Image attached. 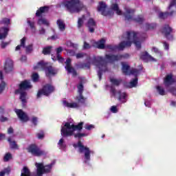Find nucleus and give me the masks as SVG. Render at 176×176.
<instances>
[{
  "instance_id": "30",
  "label": "nucleus",
  "mask_w": 176,
  "mask_h": 176,
  "mask_svg": "<svg viewBox=\"0 0 176 176\" xmlns=\"http://www.w3.org/2000/svg\"><path fill=\"white\" fill-rule=\"evenodd\" d=\"M56 24L60 31H61L62 32L65 31V23H64V21H63V19H58L56 21Z\"/></svg>"
},
{
  "instance_id": "46",
  "label": "nucleus",
  "mask_w": 176,
  "mask_h": 176,
  "mask_svg": "<svg viewBox=\"0 0 176 176\" xmlns=\"http://www.w3.org/2000/svg\"><path fill=\"white\" fill-rule=\"evenodd\" d=\"M168 12H160L159 14V18L160 19H162L163 20H164V19H167V17H168Z\"/></svg>"
},
{
  "instance_id": "63",
  "label": "nucleus",
  "mask_w": 176,
  "mask_h": 176,
  "mask_svg": "<svg viewBox=\"0 0 176 176\" xmlns=\"http://www.w3.org/2000/svg\"><path fill=\"white\" fill-rule=\"evenodd\" d=\"M152 50H153V52H154V53H156L157 54L160 53V51H159V49H157V47H153Z\"/></svg>"
},
{
  "instance_id": "49",
  "label": "nucleus",
  "mask_w": 176,
  "mask_h": 176,
  "mask_svg": "<svg viewBox=\"0 0 176 176\" xmlns=\"http://www.w3.org/2000/svg\"><path fill=\"white\" fill-rule=\"evenodd\" d=\"M32 78L33 82H38V80H39V74H38V73H34L32 75Z\"/></svg>"
},
{
  "instance_id": "21",
  "label": "nucleus",
  "mask_w": 176,
  "mask_h": 176,
  "mask_svg": "<svg viewBox=\"0 0 176 176\" xmlns=\"http://www.w3.org/2000/svg\"><path fill=\"white\" fill-rule=\"evenodd\" d=\"M4 71L6 74H9V72H12V71H13V60L10 59L6 60V65L4 66Z\"/></svg>"
},
{
  "instance_id": "41",
  "label": "nucleus",
  "mask_w": 176,
  "mask_h": 176,
  "mask_svg": "<svg viewBox=\"0 0 176 176\" xmlns=\"http://www.w3.org/2000/svg\"><path fill=\"white\" fill-rule=\"evenodd\" d=\"M0 24L1 25H6V27H9V25H10V19H9V18H3L0 21Z\"/></svg>"
},
{
  "instance_id": "37",
  "label": "nucleus",
  "mask_w": 176,
  "mask_h": 176,
  "mask_svg": "<svg viewBox=\"0 0 176 176\" xmlns=\"http://www.w3.org/2000/svg\"><path fill=\"white\" fill-rule=\"evenodd\" d=\"M25 41H27V38L25 37H23L22 39H21V44L17 45L15 48L16 52H19V50H21V47H25Z\"/></svg>"
},
{
  "instance_id": "38",
  "label": "nucleus",
  "mask_w": 176,
  "mask_h": 176,
  "mask_svg": "<svg viewBox=\"0 0 176 176\" xmlns=\"http://www.w3.org/2000/svg\"><path fill=\"white\" fill-rule=\"evenodd\" d=\"M21 176H31V172L30 169L27 166H23V169L21 170Z\"/></svg>"
},
{
  "instance_id": "31",
  "label": "nucleus",
  "mask_w": 176,
  "mask_h": 176,
  "mask_svg": "<svg viewBox=\"0 0 176 176\" xmlns=\"http://www.w3.org/2000/svg\"><path fill=\"white\" fill-rule=\"evenodd\" d=\"M110 82L113 86L119 87L120 86L122 82H123V80H122V78L117 79L115 78H111Z\"/></svg>"
},
{
  "instance_id": "45",
  "label": "nucleus",
  "mask_w": 176,
  "mask_h": 176,
  "mask_svg": "<svg viewBox=\"0 0 176 176\" xmlns=\"http://www.w3.org/2000/svg\"><path fill=\"white\" fill-rule=\"evenodd\" d=\"M77 89H78V94H83V89H84V87H83V83L80 82V84L77 86Z\"/></svg>"
},
{
  "instance_id": "13",
  "label": "nucleus",
  "mask_w": 176,
  "mask_h": 176,
  "mask_svg": "<svg viewBox=\"0 0 176 176\" xmlns=\"http://www.w3.org/2000/svg\"><path fill=\"white\" fill-rule=\"evenodd\" d=\"M18 89L14 91V94H19L20 91H25V90H30V89L32 88V85H31V82L28 80H25L21 81L18 85Z\"/></svg>"
},
{
  "instance_id": "42",
  "label": "nucleus",
  "mask_w": 176,
  "mask_h": 176,
  "mask_svg": "<svg viewBox=\"0 0 176 176\" xmlns=\"http://www.w3.org/2000/svg\"><path fill=\"white\" fill-rule=\"evenodd\" d=\"M78 68H87V69H90V62H87L86 63H80L78 64Z\"/></svg>"
},
{
  "instance_id": "36",
  "label": "nucleus",
  "mask_w": 176,
  "mask_h": 176,
  "mask_svg": "<svg viewBox=\"0 0 176 176\" xmlns=\"http://www.w3.org/2000/svg\"><path fill=\"white\" fill-rule=\"evenodd\" d=\"M85 20H86V15L85 14L82 15V17L78 18V23H77L78 28H82V27H83Z\"/></svg>"
},
{
  "instance_id": "12",
  "label": "nucleus",
  "mask_w": 176,
  "mask_h": 176,
  "mask_svg": "<svg viewBox=\"0 0 176 176\" xmlns=\"http://www.w3.org/2000/svg\"><path fill=\"white\" fill-rule=\"evenodd\" d=\"M130 55L129 54H106L104 58L107 60L110 63H115V61H119L122 58H129Z\"/></svg>"
},
{
  "instance_id": "44",
  "label": "nucleus",
  "mask_w": 176,
  "mask_h": 176,
  "mask_svg": "<svg viewBox=\"0 0 176 176\" xmlns=\"http://www.w3.org/2000/svg\"><path fill=\"white\" fill-rule=\"evenodd\" d=\"M157 90L160 96H165L166 95V91H164V89L160 86L157 87Z\"/></svg>"
},
{
  "instance_id": "20",
  "label": "nucleus",
  "mask_w": 176,
  "mask_h": 176,
  "mask_svg": "<svg viewBox=\"0 0 176 176\" xmlns=\"http://www.w3.org/2000/svg\"><path fill=\"white\" fill-rule=\"evenodd\" d=\"M164 83L166 87L171 86L173 83H175V80L173 78V74H168L164 79Z\"/></svg>"
},
{
  "instance_id": "14",
  "label": "nucleus",
  "mask_w": 176,
  "mask_h": 176,
  "mask_svg": "<svg viewBox=\"0 0 176 176\" xmlns=\"http://www.w3.org/2000/svg\"><path fill=\"white\" fill-rule=\"evenodd\" d=\"M122 73L124 75H134L135 76H138V75H140V72H141V71L138 69H132L130 70V65L124 64V63H122Z\"/></svg>"
},
{
  "instance_id": "17",
  "label": "nucleus",
  "mask_w": 176,
  "mask_h": 176,
  "mask_svg": "<svg viewBox=\"0 0 176 176\" xmlns=\"http://www.w3.org/2000/svg\"><path fill=\"white\" fill-rule=\"evenodd\" d=\"M15 113H16L19 119L22 121L23 123H27V122L30 121V117L28 115L23 112L22 109H15Z\"/></svg>"
},
{
  "instance_id": "50",
  "label": "nucleus",
  "mask_w": 176,
  "mask_h": 176,
  "mask_svg": "<svg viewBox=\"0 0 176 176\" xmlns=\"http://www.w3.org/2000/svg\"><path fill=\"white\" fill-rule=\"evenodd\" d=\"M36 135L38 140H43V138H45V133L43 131H41V133H37Z\"/></svg>"
},
{
  "instance_id": "25",
  "label": "nucleus",
  "mask_w": 176,
  "mask_h": 176,
  "mask_svg": "<svg viewBox=\"0 0 176 176\" xmlns=\"http://www.w3.org/2000/svg\"><path fill=\"white\" fill-rule=\"evenodd\" d=\"M94 46L95 47H97V49H100L101 50L105 49L106 45H105V39L101 38L97 42L94 43Z\"/></svg>"
},
{
  "instance_id": "52",
  "label": "nucleus",
  "mask_w": 176,
  "mask_h": 176,
  "mask_svg": "<svg viewBox=\"0 0 176 176\" xmlns=\"http://www.w3.org/2000/svg\"><path fill=\"white\" fill-rule=\"evenodd\" d=\"M28 24L30 27L31 30H35V22H32V21L28 20Z\"/></svg>"
},
{
  "instance_id": "40",
  "label": "nucleus",
  "mask_w": 176,
  "mask_h": 176,
  "mask_svg": "<svg viewBox=\"0 0 176 176\" xmlns=\"http://www.w3.org/2000/svg\"><path fill=\"white\" fill-rule=\"evenodd\" d=\"M52 46H47L43 49L42 53L44 56H47L52 53Z\"/></svg>"
},
{
  "instance_id": "24",
  "label": "nucleus",
  "mask_w": 176,
  "mask_h": 176,
  "mask_svg": "<svg viewBox=\"0 0 176 176\" xmlns=\"http://www.w3.org/2000/svg\"><path fill=\"white\" fill-rule=\"evenodd\" d=\"M140 58L141 60H143L144 61H155V58L152 57V56L149 55L148 52H142L140 54Z\"/></svg>"
},
{
  "instance_id": "60",
  "label": "nucleus",
  "mask_w": 176,
  "mask_h": 176,
  "mask_svg": "<svg viewBox=\"0 0 176 176\" xmlns=\"http://www.w3.org/2000/svg\"><path fill=\"white\" fill-rule=\"evenodd\" d=\"M56 58L58 60V61H60L61 63L64 61V58L61 57V54H56Z\"/></svg>"
},
{
  "instance_id": "4",
  "label": "nucleus",
  "mask_w": 176,
  "mask_h": 176,
  "mask_svg": "<svg viewBox=\"0 0 176 176\" xmlns=\"http://www.w3.org/2000/svg\"><path fill=\"white\" fill-rule=\"evenodd\" d=\"M92 64L99 69L98 71V76L99 78V80H101V79H102L103 72H107V71H108V68L107 67V61H105L102 56H98L94 58Z\"/></svg>"
},
{
  "instance_id": "26",
  "label": "nucleus",
  "mask_w": 176,
  "mask_h": 176,
  "mask_svg": "<svg viewBox=\"0 0 176 176\" xmlns=\"http://www.w3.org/2000/svg\"><path fill=\"white\" fill-rule=\"evenodd\" d=\"M0 79L1 80V82L0 83V94H2L3 90H5V87H6V82L3 81V73L2 71H0Z\"/></svg>"
},
{
  "instance_id": "10",
  "label": "nucleus",
  "mask_w": 176,
  "mask_h": 176,
  "mask_svg": "<svg viewBox=\"0 0 176 176\" xmlns=\"http://www.w3.org/2000/svg\"><path fill=\"white\" fill-rule=\"evenodd\" d=\"M55 88L51 84H45L41 89H39L37 93V98H41L42 96L49 97L52 93H54Z\"/></svg>"
},
{
  "instance_id": "6",
  "label": "nucleus",
  "mask_w": 176,
  "mask_h": 176,
  "mask_svg": "<svg viewBox=\"0 0 176 176\" xmlns=\"http://www.w3.org/2000/svg\"><path fill=\"white\" fill-rule=\"evenodd\" d=\"M124 36H126L125 38V39H126L125 42H131V45H133V43H134L138 50H140V49H141V43L137 41V32L133 31H127L126 32V34H122L123 39H124Z\"/></svg>"
},
{
  "instance_id": "34",
  "label": "nucleus",
  "mask_w": 176,
  "mask_h": 176,
  "mask_svg": "<svg viewBox=\"0 0 176 176\" xmlns=\"http://www.w3.org/2000/svg\"><path fill=\"white\" fill-rule=\"evenodd\" d=\"M111 10H114V12H116V14L118 16H122V10L119 9V6L117 3H113L111 5Z\"/></svg>"
},
{
  "instance_id": "53",
  "label": "nucleus",
  "mask_w": 176,
  "mask_h": 176,
  "mask_svg": "<svg viewBox=\"0 0 176 176\" xmlns=\"http://www.w3.org/2000/svg\"><path fill=\"white\" fill-rule=\"evenodd\" d=\"M85 56H86V54L83 53V52L78 53L76 54V57L77 59L83 58V57H85Z\"/></svg>"
},
{
  "instance_id": "18",
  "label": "nucleus",
  "mask_w": 176,
  "mask_h": 176,
  "mask_svg": "<svg viewBox=\"0 0 176 176\" xmlns=\"http://www.w3.org/2000/svg\"><path fill=\"white\" fill-rule=\"evenodd\" d=\"M72 60L70 58H68L65 61V69L67 71L68 74H72L73 76H76L78 75V73L76 72V70L72 66H71Z\"/></svg>"
},
{
  "instance_id": "59",
  "label": "nucleus",
  "mask_w": 176,
  "mask_h": 176,
  "mask_svg": "<svg viewBox=\"0 0 176 176\" xmlns=\"http://www.w3.org/2000/svg\"><path fill=\"white\" fill-rule=\"evenodd\" d=\"M90 47H91V46H90V44H89L87 42L85 41L84 45H83V49L87 50V49H90Z\"/></svg>"
},
{
  "instance_id": "5",
  "label": "nucleus",
  "mask_w": 176,
  "mask_h": 176,
  "mask_svg": "<svg viewBox=\"0 0 176 176\" xmlns=\"http://www.w3.org/2000/svg\"><path fill=\"white\" fill-rule=\"evenodd\" d=\"M135 13V10L131 8H125V12L123 13L124 20L126 21H135V23H138L139 24H142L144 21V16L138 15L136 18H134V14Z\"/></svg>"
},
{
  "instance_id": "51",
  "label": "nucleus",
  "mask_w": 176,
  "mask_h": 176,
  "mask_svg": "<svg viewBox=\"0 0 176 176\" xmlns=\"http://www.w3.org/2000/svg\"><path fill=\"white\" fill-rule=\"evenodd\" d=\"M32 50H33L32 45H29L27 47H25V52L27 54L31 53Z\"/></svg>"
},
{
  "instance_id": "61",
  "label": "nucleus",
  "mask_w": 176,
  "mask_h": 176,
  "mask_svg": "<svg viewBox=\"0 0 176 176\" xmlns=\"http://www.w3.org/2000/svg\"><path fill=\"white\" fill-rule=\"evenodd\" d=\"M164 47L165 49V50H168V49H170V45H168V43H167V42H164Z\"/></svg>"
},
{
  "instance_id": "48",
  "label": "nucleus",
  "mask_w": 176,
  "mask_h": 176,
  "mask_svg": "<svg viewBox=\"0 0 176 176\" xmlns=\"http://www.w3.org/2000/svg\"><path fill=\"white\" fill-rule=\"evenodd\" d=\"M10 173V168H6L3 171L0 172V176H5V174H9Z\"/></svg>"
},
{
  "instance_id": "11",
  "label": "nucleus",
  "mask_w": 176,
  "mask_h": 176,
  "mask_svg": "<svg viewBox=\"0 0 176 176\" xmlns=\"http://www.w3.org/2000/svg\"><path fill=\"white\" fill-rule=\"evenodd\" d=\"M27 151L29 153H31L33 156L41 157V156H45L46 153L45 151L41 150L36 144H30L28 148Z\"/></svg>"
},
{
  "instance_id": "62",
  "label": "nucleus",
  "mask_w": 176,
  "mask_h": 176,
  "mask_svg": "<svg viewBox=\"0 0 176 176\" xmlns=\"http://www.w3.org/2000/svg\"><path fill=\"white\" fill-rule=\"evenodd\" d=\"M14 132V130L13 129V128L12 126H10L8 129V134H13Z\"/></svg>"
},
{
  "instance_id": "39",
  "label": "nucleus",
  "mask_w": 176,
  "mask_h": 176,
  "mask_svg": "<svg viewBox=\"0 0 176 176\" xmlns=\"http://www.w3.org/2000/svg\"><path fill=\"white\" fill-rule=\"evenodd\" d=\"M135 77V78L131 80L129 85H128V87H129V89H132V87H135L137 85H138V78H137V76Z\"/></svg>"
},
{
  "instance_id": "43",
  "label": "nucleus",
  "mask_w": 176,
  "mask_h": 176,
  "mask_svg": "<svg viewBox=\"0 0 176 176\" xmlns=\"http://www.w3.org/2000/svg\"><path fill=\"white\" fill-rule=\"evenodd\" d=\"M157 27L156 23H146V30H155Z\"/></svg>"
},
{
  "instance_id": "15",
  "label": "nucleus",
  "mask_w": 176,
  "mask_h": 176,
  "mask_svg": "<svg viewBox=\"0 0 176 176\" xmlns=\"http://www.w3.org/2000/svg\"><path fill=\"white\" fill-rule=\"evenodd\" d=\"M97 10L101 13L102 16H112L113 14V11H107V4L104 1L99 2Z\"/></svg>"
},
{
  "instance_id": "56",
  "label": "nucleus",
  "mask_w": 176,
  "mask_h": 176,
  "mask_svg": "<svg viewBox=\"0 0 176 176\" xmlns=\"http://www.w3.org/2000/svg\"><path fill=\"white\" fill-rule=\"evenodd\" d=\"M32 123L34 124V126H37V124H38V118L33 117L32 118Z\"/></svg>"
},
{
  "instance_id": "33",
  "label": "nucleus",
  "mask_w": 176,
  "mask_h": 176,
  "mask_svg": "<svg viewBox=\"0 0 176 176\" xmlns=\"http://www.w3.org/2000/svg\"><path fill=\"white\" fill-rule=\"evenodd\" d=\"M8 141L9 142L10 144V148L11 149H19V145H17V143H16V141H12L11 138H8Z\"/></svg>"
},
{
  "instance_id": "47",
  "label": "nucleus",
  "mask_w": 176,
  "mask_h": 176,
  "mask_svg": "<svg viewBox=\"0 0 176 176\" xmlns=\"http://www.w3.org/2000/svg\"><path fill=\"white\" fill-rule=\"evenodd\" d=\"M12 154L10 153H7L4 155L3 160L4 162H9L10 159H12Z\"/></svg>"
},
{
  "instance_id": "57",
  "label": "nucleus",
  "mask_w": 176,
  "mask_h": 176,
  "mask_svg": "<svg viewBox=\"0 0 176 176\" xmlns=\"http://www.w3.org/2000/svg\"><path fill=\"white\" fill-rule=\"evenodd\" d=\"M111 111L113 113H118V107L116 106H112L111 107Z\"/></svg>"
},
{
  "instance_id": "19",
  "label": "nucleus",
  "mask_w": 176,
  "mask_h": 176,
  "mask_svg": "<svg viewBox=\"0 0 176 176\" xmlns=\"http://www.w3.org/2000/svg\"><path fill=\"white\" fill-rule=\"evenodd\" d=\"M87 27L89 32H91V34H93L95 31L94 28L97 27V23H96V21H94L93 18H90L87 23Z\"/></svg>"
},
{
  "instance_id": "64",
  "label": "nucleus",
  "mask_w": 176,
  "mask_h": 176,
  "mask_svg": "<svg viewBox=\"0 0 176 176\" xmlns=\"http://www.w3.org/2000/svg\"><path fill=\"white\" fill-rule=\"evenodd\" d=\"M63 52V47H59L56 48V54H60Z\"/></svg>"
},
{
  "instance_id": "35",
  "label": "nucleus",
  "mask_w": 176,
  "mask_h": 176,
  "mask_svg": "<svg viewBox=\"0 0 176 176\" xmlns=\"http://www.w3.org/2000/svg\"><path fill=\"white\" fill-rule=\"evenodd\" d=\"M37 24L38 25H46L47 27H49V25H50V23H49V21H47V19H45V18H40L38 19V21H37Z\"/></svg>"
},
{
  "instance_id": "2",
  "label": "nucleus",
  "mask_w": 176,
  "mask_h": 176,
  "mask_svg": "<svg viewBox=\"0 0 176 176\" xmlns=\"http://www.w3.org/2000/svg\"><path fill=\"white\" fill-rule=\"evenodd\" d=\"M63 6L69 13H79L85 8L80 0H68L63 3Z\"/></svg>"
},
{
  "instance_id": "16",
  "label": "nucleus",
  "mask_w": 176,
  "mask_h": 176,
  "mask_svg": "<svg viewBox=\"0 0 176 176\" xmlns=\"http://www.w3.org/2000/svg\"><path fill=\"white\" fill-rule=\"evenodd\" d=\"M161 32L164 35L166 39H173V35H171V32H173V28L170 27V25H164L161 30Z\"/></svg>"
},
{
  "instance_id": "22",
  "label": "nucleus",
  "mask_w": 176,
  "mask_h": 176,
  "mask_svg": "<svg viewBox=\"0 0 176 176\" xmlns=\"http://www.w3.org/2000/svg\"><path fill=\"white\" fill-rule=\"evenodd\" d=\"M49 9L50 8L47 6L40 7L36 12V16L42 17V14H44L45 13H47L49 12Z\"/></svg>"
},
{
  "instance_id": "58",
  "label": "nucleus",
  "mask_w": 176,
  "mask_h": 176,
  "mask_svg": "<svg viewBox=\"0 0 176 176\" xmlns=\"http://www.w3.org/2000/svg\"><path fill=\"white\" fill-rule=\"evenodd\" d=\"M85 129H86V130H91V129H94V125L93 124H86L85 126Z\"/></svg>"
},
{
  "instance_id": "23",
  "label": "nucleus",
  "mask_w": 176,
  "mask_h": 176,
  "mask_svg": "<svg viewBox=\"0 0 176 176\" xmlns=\"http://www.w3.org/2000/svg\"><path fill=\"white\" fill-rule=\"evenodd\" d=\"M9 34V28L2 27L0 28V40L6 39Z\"/></svg>"
},
{
  "instance_id": "7",
  "label": "nucleus",
  "mask_w": 176,
  "mask_h": 176,
  "mask_svg": "<svg viewBox=\"0 0 176 176\" xmlns=\"http://www.w3.org/2000/svg\"><path fill=\"white\" fill-rule=\"evenodd\" d=\"M73 146L74 148H78L79 153H84L85 163L90 162V155H91V153H94V151H91L90 148L83 145V143H82L81 141H78L77 144H74Z\"/></svg>"
},
{
  "instance_id": "28",
  "label": "nucleus",
  "mask_w": 176,
  "mask_h": 176,
  "mask_svg": "<svg viewBox=\"0 0 176 176\" xmlns=\"http://www.w3.org/2000/svg\"><path fill=\"white\" fill-rule=\"evenodd\" d=\"M19 94H20L19 98L24 107L27 104V92L20 91Z\"/></svg>"
},
{
  "instance_id": "9",
  "label": "nucleus",
  "mask_w": 176,
  "mask_h": 176,
  "mask_svg": "<svg viewBox=\"0 0 176 176\" xmlns=\"http://www.w3.org/2000/svg\"><path fill=\"white\" fill-rule=\"evenodd\" d=\"M127 47H131V42L123 41L118 45H106L105 49H108L110 52H115L116 50L123 51Z\"/></svg>"
},
{
  "instance_id": "55",
  "label": "nucleus",
  "mask_w": 176,
  "mask_h": 176,
  "mask_svg": "<svg viewBox=\"0 0 176 176\" xmlns=\"http://www.w3.org/2000/svg\"><path fill=\"white\" fill-rule=\"evenodd\" d=\"M110 93H111L113 97H116V89L113 87H111Z\"/></svg>"
},
{
  "instance_id": "54",
  "label": "nucleus",
  "mask_w": 176,
  "mask_h": 176,
  "mask_svg": "<svg viewBox=\"0 0 176 176\" xmlns=\"http://www.w3.org/2000/svg\"><path fill=\"white\" fill-rule=\"evenodd\" d=\"M10 44V42L2 41L1 43V49H5V47H6V46H9Z\"/></svg>"
},
{
  "instance_id": "27",
  "label": "nucleus",
  "mask_w": 176,
  "mask_h": 176,
  "mask_svg": "<svg viewBox=\"0 0 176 176\" xmlns=\"http://www.w3.org/2000/svg\"><path fill=\"white\" fill-rule=\"evenodd\" d=\"M63 104L64 107H66L67 108H79V104L77 102L69 103L67 100H63Z\"/></svg>"
},
{
  "instance_id": "32",
  "label": "nucleus",
  "mask_w": 176,
  "mask_h": 176,
  "mask_svg": "<svg viewBox=\"0 0 176 176\" xmlns=\"http://www.w3.org/2000/svg\"><path fill=\"white\" fill-rule=\"evenodd\" d=\"M76 100L78 104H81L82 105H85V104H86V98H84L83 94H79V96H76Z\"/></svg>"
},
{
  "instance_id": "3",
  "label": "nucleus",
  "mask_w": 176,
  "mask_h": 176,
  "mask_svg": "<svg viewBox=\"0 0 176 176\" xmlns=\"http://www.w3.org/2000/svg\"><path fill=\"white\" fill-rule=\"evenodd\" d=\"M39 69H42V71H45V75L48 78L57 74V69L52 66V65H49V63L45 62L44 60L39 61L36 65L33 67L34 70Z\"/></svg>"
},
{
  "instance_id": "8",
  "label": "nucleus",
  "mask_w": 176,
  "mask_h": 176,
  "mask_svg": "<svg viewBox=\"0 0 176 176\" xmlns=\"http://www.w3.org/2000/svg\"><path fill=\"white\" fill-rule=\"evenodd\" d=\"M35 166L37 168L36 175L42 176L43 174H47L52 171V168H53V166H54V163H51L48 165H45V166L43 163H36Z\"/></svg>"
},
{
  "instance_id": "29",
  "label": "nucleus",
  "mask_w": 176,
  "mask_h": 176,
  "mask_svg": "<svg viewBox=\"0 0 176 176\" xmlns=\"http://www.w3.org/2000/svg\"><path fill=\"white\" fill-rule=\"evenodd\" d=\"M118 101H121V102H126V98L127 97V94L126 92H122V91H118Z\"/></svg>"
},
{
  "instance_id": "1",
  "label": "nucleus",
  "mask_w": 176,
  "mask_h": 176,
  "mask_svg": "<svg viewBox=\"0 0 176 176\" xmlns=\"http://www.w3.org/2000/svg\"><path fill=\"white\" fill-rule=\"evenodd\" d=\"M83 124H85V122H80L78 124H71L69 122H65L60 130L61 135H63V137H72V135H74V138L80 140V138L86 137L87 135L80 132L75 133V131H82L83 129Z\"/></svg>"
}]
</instances>
